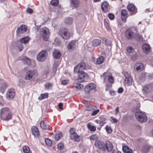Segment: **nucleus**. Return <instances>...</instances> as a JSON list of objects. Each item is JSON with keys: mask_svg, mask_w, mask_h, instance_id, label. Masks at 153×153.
<instances>
[{"mask_svg": "<svg viewBox=\"0 0 153 153\" xmlns=\"http://www.w3.org/2000/svg\"><path fill=\"white\" fill-rule=\"evenodd\" d=\"M37 74V72L36 71H29L26 73L25 79L26 80H30L33 77L36 76Z\"/></svg>", "mask_w": 153, "mask_h": 153, "instance_id": "obj_4", "label": "nucleus"}, {"mask_svg": "<svg viewBox=\"0 0 153 153\" xmlns=\"http://www.w3.org/2000/svg\"><path fill=\"white\" fill-rule=\"evenodd\" d=\"M103 41L107 45L111 46V42L109 40L108 41L106 39L104 38L103 39Z\"/></svg>", "mask_w": 153, "mask_h": 153, "instance_id": "obj_45", "label": "nucleus"}, {"mask_svg": "<svg viewBox=\"0 0 153 153\" xmlns=\"http://www.w3.org/2000/svg\"><path fill=\"white\" fill-rule=\"evenodd\" d=\"M128 17V13L126 10H122L121 14V19L123 21H125Z\"/></svg>", "mask_w": 153, "mask_h": 153, "instance_id": "obj_16", "label": "nucleus"}, {"mask_svg": "<svg viewBox=\"0 0 153 153\" xmlns=\"http://www.w3.org/2000/svg\"><path fill=\"white\" fill-rule=\"evenodd\" d=\"M76 46L75 42L73 41H72L68 44V50L74 49L75 48Z\"/></svg>", "mask_w": 153, "mask_h": 153, "instance_id": "obj_25", "label": "nucleus"}, {"mask_svg": "<svg viewBox=\"0 0 153 153\" xmlns=\"http://www.w3.org/2000/svg\"><path fill=\"white\" fill-rule=\"evenodd\" d=\"M143 68V65L141 63L138 62L137 63L135 66L134 69L137 71H141Z\"/></svg>", "mask_w": 153, "mask_h": 153, "instance_id": "obj_19", "label": "nucleus"}, {"mask_svg": "<svg viewBox=\"0 0 153 153\" xmlns=\"http://www.w3.org/2000/svg\"><path fill=\"white\" fill-rule=\"evenodd\" d=\"M127 51L129 53H131L134 51V49L131 47L129 46L127 48Z\"/></svg>", "mask_w": 153, "mask_h": 153, "instance_id": "obj_44", "label": "nucleus"}, {"mask_svg": "<svg viewBox=\"0 0 153 153\" xmlns=\"http://www.w3.org/2000/svg\"><path fill=\"white\" fill-rule=\"evenodd\" d=\"M135 115L137 120L140 122H145L147 120L146 116L142 112L137 111Z\"/></svg>", "mask_w": 153, "mask_h": 153, "instance_id": "obj_3", "label": "nucleus"}, {"mask_svg": "<svg viewBox=\"0 0 153 153\" xmlns=\"http://www.w3.org/2000/svg\"><path fill=\"white\" fill-rule=\"evenodd\" d=\"M22 43L20 42L19 43L18 45V47L19 48V51H22L23 49V45L22 44Z\"/></svg>", "mask_w": 153, "mask_h": 153, "instance_id": "obj_48", "label": "nucleus"}, {"mask_svg": "<svg viewBox=\"0 0 153 153\" xmlns=\"http://www.w3.org/2000/svg\"><path fill=\"white\" fill-rule=\"evenodd\" d=\"M23 149L25 153H29L30 152V149L28 146H24L23 147Z\"/></svg>", "mask_w": 153, "mask_h": 153, "instance_id": "obj_42", "label": "nucleus"}, {"mask_svg": "<svg viewBox=\"0 0 153 153\" xmlns=\"http://www.w3.org/2000/svg\"><path fill=\"white\" fill-rule=\"evenodd\" d=\"M45 142L47 145L49 146H51L52 145V142L50 139L48 138H46L45 139Z\"/></svg>", "mask_w": 153, "mask_h": 153, "instance_id": "obj_46", "label": "nucleus"}, {"mask_svg": "<svg viewBox=\"0 0 153 153\" xmlns=\"http://www.w3.org/2000/svg\"><path fill=\"white\" fill-rule=\"evenodd\" d=\"M106 86H107V87L106 88V91L109 90H110V89L111 88V86L108 85V86H107V85H106Z\"/></svg>", "mask_w": 153, "mask_h": 153, "instance_id": "obj_61", "label": "nucleus"}, {"mask_svg": "<svg viewBox=\"0 0 153 153\" xmlns=\"http://www.w3.org/2000/svg\"><path fill=\"white\" fill-rule=\"evenodd\" d=\"M104 58L103 56H100L99 57L97 61V62L98 64H100L102 63L104 60Z\"/></svg>", "mask_w": 153, "mask_h": 153, "instance_id": "obj_38", "label": "nucleus"}, {"mask_svg": "<svg viewBox=\"0 0 153 153\" xmlns=\"http://www.w3.org/2000/svg\"><path fill=\"white\" fill-rule=\"evenodd\" d=\"M112 120L114 121V123H117V120L115 118H112Z\"/></svg>", "mask_w": 153, "mask_h": 153, "instance_id": "obj_64", "label": "nucleus"}, {"mask_svg": "<svg viewBox=\"0 0 153 153\" xmlns=\"http://www.w3.org/2000/svg\"><path fill=\"white\" fill-rule=\"evenodd\" d=\"M5 117H4L2 118L3 119L7 121L11 119L12 117V115L11 113L9 112L6 115H5Z\"/></svg>", "mask_w": 153, "mask_h": 153, "instance_id": "obj_32", "label": "nucleus"}, {"mask_svg": "<svg viewBox=\"0 0 153 153\" xmlns=\"http://www.w3.org/2000/svg\"><path fill=\"white\" fill-rule=\"evenodd\" d=\"M105 129L107 133L110 134L112 132V129L111 127L110 126H106Z\"/></svg>", "mask_w": 153, "mask_h": 153, "instance_id": "obj_40", "label": "nucleus"}, {"mask_svg": "<svg viewBox=\"0 0 153 153\" xmlns=\"http://www.w3.org/2000/svg\"><path fill=\"white\" fill-rule=\"evenodd\" d=\"M105 143L104 142L102 141L97 140L95 142V145L98 148L103 151H105Z\"/></svg>", "mask_w": 153, "mask_h": 153, "instance_id": "obj_7", "label": "nucleus"}, {"mask_svg": "<svg viewBox=\"0 0 153 153\" xmlns=\"http://www.w3.org/2000/svg\"><path fill=\"white\" fill-rule=\"evenodd\" d=\"M102 76L104 77V80L105 81L108 79V82L110 83H113L114 82V78L111 73L105 72L104 73Z\"/></svg>", "mask_w": 153, "mask_h": 153, "instance_id": "obj_6", "label": "nucleus"}, {"mask_svg": "<svg viewBox=\"0 0 153 153\" xmlns=\"http://www.w3.org/2000/svg\"><path fill=\"white\" fill-rule=\"evenodd\" d=\"M105 150L107 149L108 151L111 152L113 146L111 143L109 141H106L105 143Z\"/></svg>", "mask_w": 153, "mask_h": 153, "instance_id": "obj_18", "label": "nucleus"}, {"mask_svg": "<svg viewBox=\"0 0 153 153\" xmlns=\"http://www.w3.org/2000/svg\"><path fill=\"white\" fill-rule=\"evenodd\" d=\"M119 108L118 107H117L116 109V113H115V114L116 115H117V114H118V112H119Z\"/></svg>", "mask_w": 153, "mask_h": 153, "instance_id": "obj_63", "label": "nucleus"}, {"mask_svg": "<svg viewBox=\"0 0 153 153\" xmlns=\"http://www.w3.org/2000/svg\"><path fill=\"white\" fill-rule=\"evenodd\" d=\"M149 86H144L143 89V92L144 94H146L150 91V90L149 89Z\"/></svg>", "mask_w": 153, "mask_h": 153, "instance_id": "obj_33", "label": "nucleus"}, {"mask_svg": "<svg viewBox=\"0 0 153 153\" xmlns=\"http://www.w3.org/2000/svg\"><path fill=\"white\" fill-rule=\"evenodd\" d=\"M6 86V84L5 83L3 84V87L1 86L0 87V89L1 90H2L4 89Z\"/></svg>", "mask_w": 153, "mask_h": 153, "instance_id": "obj_60", "label": "nucleus"}, {"mask_svg": "<svg viewBox=\"0 0 153 153\" xmlns=\"http://www.w3.org/2000/svg\"><path fill=\"white\" fill-rule=\"evenodd\" d=\"M53 54L54 57L56 59L59 58L61 55L60 52L58 50L56 49L54 50Z\"/></svg>", "mask_w": 153, "mask_h": 153, "instance_id": "obj_22", "label": "nucleus"}, {"mask_svg": "<svg viewBox=\"0 0 153 153\" xmlns=\"http://www.w3.org/2000/svg\"><path fill=\"white\" fill-rule=\"evenodd\" d=\"M23 60L24 62L27 65H31L32 61H33V60L30 59L27 57H24Z\"/></svg>", "mask_w": 153, "mask_h": 153, "instance_id": "obj_30", "label": "nucleus"}, {"mask_svg": "<svg viewBox=\"0 0 153 153\" xmlns=\"http://www.w3.org/2000/svg\"><path fill=\"white\" fill-rule=\"evenodd\" d=\"M96 108L95 106H88L86 110L88 111H92L95 110Z\"/></svg>", "mask_w": 153, "mask_h": 153, "instance_id": "obj_47", "label": "nucleus"}, {"mask_svg": "<svg viewBox=\"0 0 153 153\" xmlns=\"http://www.w3.org/2000/svg\"><path fill=\"white\" fill-rule=\"evenodd\" d=\"M27 30L26 26L24 25H22L20 27H18L16 30V32L19 34L22 33L26 32Z\"/></svg>", "mask_w": 153, "mask_h": 153, "instance_id": "obj_13", "label": "nucleus"}, {"mask_svg": "<svg viewBox=\"0 0 153 153\" xmlns=\"http://www.w3.org/2000/svg\"><path fill=\"white\" fill-rule=\"evenodd\" d=\"M15 96L14 90L13 89H9L6 94V97L9 100L13 99Z\"/></svg>", "mask_w": 153, "mask_h": 153, "instance_id": "obj_10", "label": "nucleus"}, {"mask_svg": "<svg viewBox=\"0 0 153 153\" xmlns=\"http://www.w3.org/2000/svg\"><path fill=\"white\" fill-rule=\"evenodd\" d=\"M127 9L128 10L131 12V15L135 14L137 12V9L132 4H128L127 6Z\"/></svg>", "mask_w": 153, "mask_h": 153, "instance_id": "obj_11", "label": "nucleus"}, {"mask_svg": "<svg viewBox=\"0 0 153 153\" xmlns=\"http://www.w3.org/2000/svg\"><path fill=\"white\" fill-rule=\"evenodd\" d=\"M32 133L35 136H38L39 134V131L37 128L35 126H33L32 128Z\"/></svg>", "mask_w": 153, "mask_h": 153, "instance_id": "obj_24", "label": "nucleus"}, {"mask_svg": "<svg viewBox=\"0 0 153 153\" xmlns=\"http://www.w3.org/2000/svg\"><path fill=\"white\" fill-rule=\"evenodd\" d=\"M49 125L44 120L42 121L40 123V127L42 129H48L49 128Z\"/></svg>", "mask_w": 153, "mask_h": 153, "instance_id": "obj_23", "label": "nucleus"}, {"mask_svg": "<svg viewBox=\"0 0 153 153\" xmlns=\"http://www.w3.org/2000/svg\"><path fill=\"white\" fill-rule=\"evenodd\" d=\"M62 136L63 134L62 133L59 131L56 134L55 139L56 140H58L62 137Z\"/></svg>", "mask_w": 153, "mask_h": 153, "instance_id": "obj_31", "label": "nucleus"}, {"mask_svg": "<svg viewBox=\"0 0 153 153\" xmlns=\"http://www.w3.org/2000/svg\"><path fill=\"white\" fill-rule=\"evenodd\" d=\"M123 89L122 88L120 87L119 88L118 90V92L119 93H121L123 92Z\"/></svg>", "mask_w": 153, "mask_h": 153, "instance_id": "obj_57", "label": "nucleus"}, {"mask_svg": "<svg viewBox=\"0 0 153 153\" xmlns=\"http://www.w3.org/2000/svg\"><path fill=\"white\" fill-rule=\"evenodd\" d=\"M9 112V109L8 108H4L1 109L0 113L1 118L5 117V115Z\"/></svg>", "mask_w": 153, "mask_h": 153, "instance_id": "obj_20", "label": "nucleus"}, {"mask_svg": "<svg viewBox=\"0 0 153 153\" xmlns=\"http://www.w3.org/2000/svg\"><path fill=\"white\" fill-rule=\"evenodd\" d=\"M26 12L29 13H32L33 12V10L31 9L28 7L26 10Z\"/></svg>", "mask_w": 153, "mask_h": 153, "instance_id": "obj_54", "label": "nucleus"}, {"mask_svg": "<svg viewBox=\"0 0 153 153\" xmlns=\"http://www.w3.org/2000/svg\"><path fill=\"white\" fill-rule=\"evenodd\" d=\"M108 16L109 19L111 20H113L114 18V15L111 13H109L108 14Z\"/></svg>", "mask_w": 153, "mask_h": 153, "instance_id": "obj_51", "label": "nucleus"}, {"mask_svg": "<svg viewBox=\"0 0 153 153\" xmlns=\"http://www.w3.org/2000/svg\"><path fill=\"white\" fill-rule=\"evenodd\" d=\"M91 44L93 46H97L101 43V41L99 39H95L92 41Z\"/></svg>", "mask_w": 153, "mask_h": 153, "instance_id": "obj_26", "label": "nucleus"}, {"mask_svg": "<svg viewBox=\"0 0 153 153\" xmlns=\"http://www.w3.org/2000/svg\"><path fill=\"white\" fill-rule=\"evenodd\" d=\"M96 85L94 83H89L85 87V91L86 93H89L92 90L96 88Z\"/></svg>", "mask_w": 153, "mask_h": 153, "instance_id": "obj_9", "label": "nucleus"}, {"mask_svg": "<svg viewBox=\"0 0 153 153\" xmlns=\"http://www.w3.org/2000/svg\"><path fill=\"white\" fill-rule=\"evenodd\" d=\"M69 83V81L68 80H65L62 81V83L63 85H66Z\"/></svg>", "mask_w": 153, "mask_h": 153, "instance_id": "obj_55", "label": "nucleus"}, {"mask_svg": "<svg viewBox=\"0 0 153 153\" xmlns=\"http://www.w3.org/2000/svg\"><path fill=\"white\" fill-rule=\"evenodd\" d=\"M124 76L126 77L125 81V84L127 85H131L132 82V79L129 74L126 72L124 74Z\"/></svg>", "mask_w": 153, "mask_h": 153, "instance_id": "obj_8", "label": "nucleus"}, {"mask_svg": "<svg viewBox=\"0 0 153 153\" xmlns=\"http://www.w3.org/2000/svg\"><path fill=\"white\" fill-rule=\"evenodd\" d=\"M142 50L145 53H149L151 50L149 45L146 43L144 44L142 46Z\"/></svg>", "mask_w": 153, "mask_h": 153, "instance_id": "obj_17", "label": "nucleus"}, {"mask_svg": "<svg viewBox=\"0 0 153 153\" xmlns=\"http://www.w3.org/2000/svg\"><path fill=\"white\" fill-rule=\"evenodd\" d=\"M70 137L71 140H74L76 141H79L80 139V136L78 135L76 133L70 135Z\"/></svg>", "mask_w": 153, "mask_h": 153, "instance_id": "obj_21", "label": "nucleus"}, {"mask_svg": "<svg viewBox=\"0 0 153 153\" xmlns=\"http://www.w3.org/2000/svg\"><path fill=\"white\" fill-rule=\"evenodd\" d=\"M105 119H103L100 122V126L101 127L103 126L106 123Z\"/></svg>", "mask_w": 153, "mask_h": 153, "instance_id": "obj_50", "label": "nucleus"}, {"mask_svg": "<svg viewBox=\"0 0 153 153\" xmlns=\"http://www.w3.org/2000/svg\"><path fill=\"white\" fill-rule=\"evenodd\" d=\"M80 4V1L79 0H71L70 5L74 8L78 7Z\"/></svg>", "mask_w": 153, "mask_h": 153, "instance_id": "obj_15", "label": "nucleus"}, {"mask_svg": "<svg viewBox=\"0 0 153 153\" xmlns=\"http://www.w3.org/2000/svg\"><path fill=\"white\" fill-rule=\"evenodd\" d=\"M97 138V136L95 135H93L91 136L90 137V138L91 140H95Z\"/></svg>", "mask_w": 153, "mask_h": 153, "instance_id": "obj_56", "label": "nucleus"}, {"mask_svg": "<svg viewBox=\"0 0 153 153\" xmlns=\"http://www.w3.org/2000/svg\"><path fill=\"white\" fill-rule=\"evenodd\" d=\"M73 22V19L71 18H68L65 20V23L70 25L72 24Z\"/></svg>", "mask_w": 153, "mask_h": 153, "instance_id": "obj_37", "label": "nucleus"}, {"mask_svg": "<svg viewBox=\"0 0 153 153\" xmlns=\"http://www.w3.org/2000/svg\"><path fill=\"white\" fill-rule=\"evenodd\" d=\"M53 86V84L51 83H47L45 86V87L46 89H51Z\"/></svg>", "mask_w": 153, "mask_h": 153, "instance_id": "obj_41", "label": "nucleus"}, {"mask_svg": "<svg viewBox=\"0 0 153 153\" xmlns=\"http://www.w3.org/2000/svg\"><path fill=\"white\" fill-rule=\"evenodd\" d=\"M101 8L104 12H108L109 11L108 4L106 1L103 2L101 5Z\"/></svg>", "mask_w": 153, "mask_h": 153, "instance_id": "obj_14", "label": "nucleus"}, {"mask_svg": "<svg viewBox=\"0 0 153 153\" xmlns=\"http://www.w3.org/2000/svg\"><path fill=\"white\" fill-rule=\"evenodd\" d=\"M48 96V94L46 93L44 94H41L40 96L38 97L39 100H41L46 98H47Z\"/></svg>", "mask_w": 153, "mask_h": 153, "instance_id": "obj_34", "label": "nucleus"}, {"mask_svg": "<svg viewBox=\"0 0 153 153\" xmlns=\"http://www.w3.org/2000/svg\"><path fill=\"white\" fill-rule=\"evenodd\" d=\"M86 67L85 64L83 62L78 64L76 66L74 67V72L77 74L78 77L77 80L79 82H83L84 81V78L87 77V74L82 71L85 69Z\"/></svg>", "mask_w": 153, "mask_h": 153, "instance_id": "obj_1", "label": "nucleus"}, {"mask_svg": "<svg viewBox=\"0 0 153 153\" xmlns=\"http://www.w3.org/2000/svg\"><path fill=\"white\" fill-rule=\"evenodd\" d=\"M150 147L149 146H146L142 149V151L145 153H147L149 151Z\"/></svg>", "mask_w": 153, "mask_h": 153, "instance_id": "obj_36", "label": "nucleus"}, {"mask_svg": "<svg viewBox=\"0 0 153 153\" xmlns=\"http://www.w3.org/2000/svg\"><path fill=\"white\" fill-rule=\"evenodd\" d=\"M58 149L59 150H62L64 148V145L62 143H60L58 144Z\"/></svg>", "mask_w": 153, "mask_h": 153, "instance_id": "obj_49", "label": "nucleus"}, {"mask_svg": "<svg viewBox=\"0 0 153 153\" xmlns=\"http://www.w3.org/2000/svg\"><path fill=\"white\" fill-rule=\"evenodd\" d=\"M87 126L88 128L91 131H94L96 130V127L94 126H91L89 123H88Z\"/></svg>", "mask_w": 153, "mask_h": 153, "instance_id": "obj_39", "label": "nucleus"}, {"mask_svg": "<svg viewBox=\"0 0 153 153\" xmlns=\"http://www.w3.org/2000/svg\"><path fill=\"white\" fill-rule=\"evenodd\" d=\"M123 150L124 153H132L131 149L127 146H125L123 148Z\"/></svg>", "mask_w": 153, "mask_h": 153, "instance_id": "obj_29", "label": "nucleus"}, {"mask_svg": "<svg viewBox=\"0 0 153 153\" xmlns=\"http://www.w3.org/2000/svg\"><path fill=\"white\" fill-rule=\"evenodd\" d=\"M70 135H71V134H74L75 133H76L75 132V129L73 128H71L70 130Z\"/></svg>", "mask_w": 153, "mask_h": 153, "instance_id": "obj_53", "label": "nucleus"}, {"mask_svg": "<svg viewBox=\"0 0 153 153\" xmlns=\"http://www.w3.org/2000/svg\"><path fill=\"white\" fill-rule=\"evenodd\" d=\"M43 35V39L45 41H47L48 39V37L47 36H44Z\"/></svg>", "mask_w": 153, "mask_h": 153, "instance_id": "obj_58", "label": "nucleus"}, {"mask_svg": "<svg viewBox=\"0 0 153 153\" xmlns=\"http://www.w3.org/2000/svg\"><path fill=\"white\" fill-rule=\"evenodd\" d=\"M48 53L45 50H42L37 54L36 58L39 62H43L45 61L48 57Z\"/></svg>", "mask_w": 153, "mask_h": 153, "instance_id": "obj_2", "label": "nucleus"}, {"mask_svg": "<svg viewBox=\"0 0 153 153\" xmlns=\"http://www.w3.org/2000/svg\"><path fill=\"white\" fill-rule=\"evenodd\" d=\"M62 103H59L58 105V106L60 109H62L63 108H62Z\"/></svg>", "mask_w": 153, "mask_h": 153, "instance_id": "obj_59", "label": "nucleus"}, {"mask_svg": "<svg viewBox=\"0 0 153 153\" xmlns=\"http://www.w3.org/2000/svg\"><path fill=\"white\" fill-rule=\"evenodd\" d=\"M74 86L77 90H80L83 88V86L82 85L79 83L76 82L74 84Z\"/></svg>", "mask_w": 153, "mask_h": 153, "instance_id": "obj_27", "label": "nucleus"}, {"mask_svg": "<svg viewBox=\"0 0 153 153\" xmlns=\"http://www.w3.org/2000/svg\"><path fill=\"white\" fill-rule=\"evenodd\" d=\"M41 32L44 34L43 35H46L49 33V31L48 28L46 27H44L42 29Z\"/></svg>", "mask_w": 153, "mask_h": 153, "instance_id": "obj_35", "label": "nucleus"}, {"mask_svg": "<svg viewBox=\"0 0 153 153\" xmlns=\"http://www.w3.org/2000/svg\"><path fill=\"white\" fill-rule=\"evenodd\" d=\"M51 4L53 6H57L59 4V0H52Z\"/></svg>", "mask_w": 153, "mask_h": 153, "instance_id": "obj_43", "label": "nucleus"}, {"mask_svg": "<svg viewBox=\"0 0 153 153\" xmlns=\"http://www.w3.org/2000/svg\"><path fill=\"white\" fill-rule=\"evenodd\" d=\"M137 58V56L136 55H135L134 57H133V56H132L131 57V59L132 60H134L135 59H136Z\"/></svg>", "mask_w": 153, "mask_h": 153, "instance_id": "obj_62", "label": "nucleus"}, {"mask_svg": "<svg viewBox=\"0 0 153 153\" xmlns=\"http://www.w3.org/2000/svg\"><path fill=\"white\" fill-rule=\"evenodd\" d=\"M30 40V38L28 36H26L21 39L20 40V42L25 44L28 43Z\"/></svg>", "mask_w": 153, "mask_h": 153, "instance_id": "obj_28", "label": "nucleus"}, {"mask_svg": "<svg viewBox=\"0 0 153 153\" xmlns=\"http://www.w3.org/2000/svg\"><path fill=\"white\" fill-rule=\"evenodd\" d=\"M100 111L99 109H97L96 110H94L93 111L91 114V115L92 116H94L97 114Z\"/></svg>", "mask_w": 153, "mask_h": 153, "instance_id": "obj_52", "label": "nucleus"}, {"mask_svg": "<svg viewBox=\"0 0 153 153\" xmlns=\"http://www.w3.org/2000/svg\"><path fill=\"white\" fill-rule=\"evenodd\" d=\"M125 34L126 37L128 39H132L134 37V32L130 29L127 30Z\"/></svg>", "mask_w": 153, "mask_h": 153, "instance_id": "obj_12", "label": "nucleus"}, {"mask_svg": "<svg viewBox=\"0 0 153 153\" xmlns=\"http://www.w3.org/2000/svg\"><path fill=\"white\" fill-rule=\"evenodd\" d=\"M60 34L62 35V38L65 39H69L71 36V34L69 32L68 30L65 29L61 30Z\"/></svg>", "mask_w": 153, "mask_h": 153, "instance_id": "obj_5", "label": "nucleus"}]
</instances>
